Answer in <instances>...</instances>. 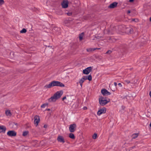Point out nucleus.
<instances>
[{"mask_svg": "<svg viewBox=\"0 0 151 151\" xmlns=\"http://www.w3.org/2000/svg\"><path fill=\"white\" fill-rule=\"evenodd\" d=\"M130 12H131V11H130V10H128L127 11V13L128 14H129L130 13Z\"/></svg>", "mask_w": 151, "mask_h": 151, "instance_id": "nucleus-36", "label": "nucleus"}, {"mask_svg": "<svg viewBox=\"0 0 151 151\" xmlns=\"http://www.w3.org/2000/svg\"><path fill=\"white\" fill-rule=\"evenodd\" d=\"M92 67L91 66L88 67L83 70V74L88 75L92 70Z\"/></svg>", "mask_w": 151, "mask_h": 151, "instance_id": "nucleus-6", "label": "nucleus"}, {"mask_svg": "<svg viewBox=\"0 0 151 151\" xmlns=\"http://www.w3.org/2000/svg\"><path fill=\"white\" fill-rule=\"evenodd\" d=\"M69 20H70L71 21L69 23V25L73 24L75 22V21H73V19L71 18H69Z\"/></svg>", "mask_w": 151, "mask_h": 151, "instance_id": "nucleus-24", "label": "nucleus"}, {"mask_svg": "<svg viewBox=\"0 0 151 151\" xmlns=\"http://www.w3.org/2000/svg\"><path fill=\"white\" fill-rule=\"evenodd\" d=\"M139 133H134L133 134L132 136V139H135L138 136Z\"/></svg>", "mask_w": 151, "mask_h": 151, "instance_id": "nucleus-21", "label": "nucleus"}, {"mask_svg": "<svg viewBox=\"0 0 151 151\" xmlns=\"http://www.w3.org/2000/svg\"><path fill=\"white\" fill-rule=\"evenodd\" d=\"M83 109L84 110H86L87 109V107L86 106H84L83 108Z\"/></svg>", "mask_w": 151, "mask_h": 151, "instance_id": "nucleus-32", "label": "nucleus"}, {"mask_svg": "<svg viewBox=\"0 0 151 151\" xmlns=\"http://www.w3.org/2000/svg\"><path fill=\"white\" fill-rule=\"evenodd\" d=\"M76 1H77V2L78 3V4L80 5V1H79L77 0Z\"/></svg>", "mask_w": 151, "mask_h": 151, "instance_id": "nucleus-33", "label": "nucleus"}, {"mask_svg": "<svg viewBox=\"0 0 151 151\" xmlns=\"http://www.w3.org/2000/svg\"><path fill=\"white\" fill-rule=\"evenodd\" d=\"M75 126H76V124H71L69 127V130L71 132H74L75 131Z\"/></svg>", "mask_w": 151, "mask_h": 151, "instance_id": "nucleus-11", "label": "nucleus"}, {"mask_svg": "<svg viewBox=\"0 0 151 151\" xmlns=\"http://www.w3.org/2000/svg\"><path fill=\"white\" fill-rule=\"evenodd\" d=\"M7 134L9 137H15L17 135V133L14 131L10 130L8 132Z\"/></svg>", "mask_w": 151, "mask_h": 151, "instance_id": "nucleus-7", "label": "nucleus"}, {"mask_svg": "<svg viewBox=\"0 0 151 151\" xmlns=\"http://www.w3.org/2000/svg\"><path fill=\"white\" fill-rule=\"evenodd\" d=\"M70 21V20H69V18L68 19L65 20L64 21V24H65L66 26H69V23L70 22H69Z\"/></svg>", "mask_w": 151, "mask_h": 151, "instance_id": "nucleus-19", "label": "nucleus"}, {"mask_svg": "<svg viewBox=\"0 0 151 151\" xmlns=\"http://www.w3.org/2000/svg\"><path fill=\"white\" fill-rule=\"evenodd\" d=\"M29 132L28 131H25L23 132L22 135L23 136H25L28 134Z\"/></svg>", "mask_w": 151, "mask_h": 151, "instance_id": "nucleus-23", "label": "nucleus"}, {"mask_svg": "<svg viewBox=\"0 0 151 151\" xmlns=\"http://www.w3.org/2000/svg\"><path fill=\"white\" fill-rule=\"evenodd\" d=\"M108 40L109 42L110 43L114 42L116 41V39L113 37H109Z\"/></svg>", "mask_w": 151, "mask_h": 151, "instance_id": "nucleus-16", "label": "nucleus"}, {"mask_svg": "<svg viewBox=\"0 0 151 151\" xmlns=\"http://www.w3.org/2000/svg\"><path fill=\"white\" fill-rule=\"evenodd\" d=\"M104 97L100 96L99 98V104L101 106H104L110 102V99H104Z\"/></svg>", "mask_w": 151, "mask_h": 151, "instance_id": "nucleus-4", "label": "nucleus"}, {"mask_svg": "<svg viewBox=\"0 0 151 151\" xmlns=\"http://www.w3.org/2000/svg\"><path fill=\"white\" fill-rule=\"evenodd\" d=\"M104 100H105V99H106V97H104Z\"/></svg>", "mask_w": 151, "mask_h": 151, "instance_id": "nucleus-47", "label": "nucleus"}, {"mask_svg": "<svg viewBox=\"0 0 151 151\" xmlns=\"http://www.w3.org/2000/svg\"><path fill=\"white\" fill-rule=\"evenodd\" d=\"M118 3L116 2H114L111 4L109 6H108V8L111 9L114 8L116 7Z\"/></svg>", "mask_w": 151, "mask_h": 151, "instance_id": "nucleus-12", "label": "nucleus"}, {"mask_svg": "<svg viewBox=\"0 0 151 151\" xmlns=\"http://www.w3.org/2000/svg\"><path fill=\"white\" fill-rule=\"evenodd\" d=\"M34 123L35 124L37 125L40 121V117L39 116L36 115L35 116Z\"/></svg>", "mask_w": 151, "mask_h": 151, "instance_id": "nucleus-13", "label": "nucleus"}, {"mask_svg": "<svg viewBox=\"0 0 151 151\" xmlns=\"http://www.w3.org/2000/svg\"><path fill=\"white\" fill-rule=\"evenodd\" d=\"M57 140L58 142H62L64 143L65 142V141L64 138H63L62 136H58L57 138Z\"/></svg>", "mask_w": 151, "mask_h": 151, "instance_id": "nucleus-14", "label": "nucleus"}, {"mask_svg": "<svg viewBox=\"0 0 151 151\" xmlns=\"http://www.w3.org/2000/svg\"><path fill=\"white\" fill-rule=\"evenodd\" d=\"M124 82L125 83H126L127 84H129L130 83V81L127 80H125Z\"/></svg>", "mask_w": 151, "mask_h": 151, "instance_id": "nucleus-30", "label": "nucleus"}, {"mask_svg": "<svg viewBox=\"0 0 151 151\" xmlns=\"http://www.w3.org/2000/svg\"><path fill=\"white\" fill-rule=\"evenodd\" d=\"M111 52V51L110 50H108L106 52V54H110Z\"/></svg>", "mask_w": 151, "mask_h": 151, "instance_id": "nucleus-29", "label": "nucleus"}, {"mask_svg": "<svg viewBox=\"0 0 151 151\" xmlns=\"http://www.w3.org/2000/svg\"><path fill=\"white\" fill-rule=\"evenodd\" d=\"M92 76L91 74L88 76H83L80 80L79 82L81 87H82L83 83L85 81L88 80L89 81H91L92 80Z\"/></svg>", "mask_w": 151, "mask_h": 151, "instance_id": "nucleus-3", "label": "nucleus"}, {"mask_svg": "<svg viewBox=\"0 0 151 151\" xmlns=\"http://www.w3.org/2000/svg\"><path fill=\"white\" fill-rule=\"evenodd\" d=\"M150 21L151 22V17L150 18Z\"/></svg>", "mask_w": 151, "mask_h": 151, "instance_id": "nucleus-49", "label": "nucleus"}, {"mask_svg": "<svg viewBox=\"0 0 151 151\" xmlns=\"http://www.w3.org/2000/svg\"><path fill=\"white\" fill-rule=\"evenodd\" d=\"M150 127H151V122H150Z\"/></svg>", "mask_w": 151, "mask_h": 151, "instance_id": "nucleus-46", "label": "nucleus"}, {"mask_svg": "<svg viewBox=\"0 0 151 151\" xmlns=\"http://www.w3.org/2000/svg\"><path fill=\"white\" fill-rule=\"evenodd\" d=\"M69 2L67 0H63L61 3V5L63 8L66 9L68 6Z\"/></svg>", "mask_w": 151, "mask_h": 151, "instance_id": "nucleus-5", "label": "nucleus"}, {"mask_svg": "<svg viewBox=\"0 0 151 151\" xmlns=\"http://www.w3.org/2000/svg\"><path fill=\"white\" fill-rule=\"evenodd\" d=\"M106 109L105 107H103L102 109H100L98 111L97 114L98 116H100L102 114H104L106 112Z\"/></svg>", "mask_w": 151, "mask_h": 151, "instance_id": "nucleus-9", "label": "nucleus"}, {"mask_svg": "<svg viewBox=\"0 0 151 151\" xmlns=\"http://www.w3.org/2000/svg\"><path fill=\"white\" fill-rule=\"evenodd\" d=\"M135 147V146H134V147H131V148H132V149H133L134 147Z\"/></svg>", "mask_w": 151, "mask_h": 151, "instance_id": "nucleus-44", "label": "nucleus"}, {"mask_svg": "<svg viewBox=\"0 0 151 151\" xmlns=\"http://www.w3.org/2000/svg\"><path fill=\"white\" fill-rule=\"evenodd\" d=\"M136 20H137V19H132V21L136 22Z\"/></svg>", "mask_w": 151, "mask_h": 151, "instance_id": "nucleus-34", "label": "nucleus"}, {"mask_svg": "<svg viewBox=\"0 0 151 151\" xmlns=\"http://www.w3.org/2000/svg\"><path fill=\"white\" fill-rule=\"evenodd\" d=\"M84 34V32H83L79 35L78 37L80 41H81L83 40Z\"/></svg>", "mask_w": 151, "mask_h": 151, "instance_id": "nucleus-17", "label": "nucleus"}, {"mask_svg": "<svg viewBox=\"0 0 151 151\" xmlns=\"http://www.w3.org/2000/svg\"><path fill=\"white\" fill-rule=\"evenodd\" d=\"M6 130V127L4 126H0V133H4Z\"/></svg>", "mask_w": 151, "mask_h": 151, "instance_id": "nucleus-15", "label": "nucleus"}, {"mask_svg": "<svg viewBox=\"0 0 151 151\" xmlns=\"http://www.w3.org/2000/svg\"><path fill=\"white\" fill-rule=\"evenodd\" d=\"M46 110L47 111H50V109H46Z\"/></svg>", "mask_w": 151, "mask_h": 151, "instance_id": "nucleus-40", "label": "nucleus"}, {"mask_svg": "<svg viewBox=\"0 0 151 151\" xmlns=\"http://www.w3.org/2000/svg\"><path fill=\"white\" fill-rule=\"evenodd\" d=\"M55 86H58L61 87H65V85L60 82L53 81H52L49 84L45 86L44 88H50L52 87Z\"/></svg>", "mask_w": 151, "mask_h": 151, "instance_id": "nucleus-1", "label": "nucleus"}, {"mask_svg": "<svg viewBox=\"0 0 151 151\" xmlns=\"http://www.w3.org/2000/svg\"><path fill=\"white\" fill-rule=\"evenodd\" d=\"M57 27H55V28H54V30H55V29H57Z\"/></svg>", "mask_w": 151, "mask_h": 151, "instance_id": "nucleus-50", "label": "nucleus"}, {"mask_svg": "<svg viewBox=\"0 0 151 151\" xmlns=\"http://www.w3.org/2000/svg\"><path fill=\"white\" fill-rule=\"evenodd\" d=\"M27 31V29L25 28L23 29L20 31V32L22 33H25Z\"/></svg>", "mask_w": 151, "mask_h": 151, "instance_id": "nucleus-25", "label": "nucleus"}, {"mask_svg": "<svg viewBox=\"0 0 151 151\" xmlns=\"http://www.w3.org/2000/svg\"><path fill=\"white\" fill-rule=\"evenodd\" d=\"M125 32L127 34H130L133 33V29L130 27H127L126 28Z\"/></svg>", "mask_w": 151, "mask_h": 151, "instance_id": "nucleus-8", "label": "nucleus"}, {"mask_svg": "<svg viewBox=\"0 0 151 151\" xmlns=\"http://www.w3.org/2000/svg\"><path fill=\"white\" fill-rule=\"evenodd\" d=\"M46 47H50V46H47V45H46ZM50 47H52V46H50Z\"/></svg>", "mask_w": 151, "mask_h": 151, "instance_id": "nucleus-45", "label": "nucleus"}, {"mask_svg": "<svg viewBox=\"0 0 151 151\" xmlns=\"http://www.w3.org/2000/svg\"><path fill=\"white\" fill-rule=\"evenodd\" d=\"M114 85L115 86H116L117 85V83L116 82H114Z\"/></svg>", "mask_w": 151, "mask_h": 151, "instance_id": "nucleus-41", "label": "nucleus"}, {"mask_svg": "<svg viewBox=\"0 0 151 151\" xmlns=\"http://www.w3.org/2000/svg\"><path fill=\"white\" fill-rule=\"evenodd\" d=\"M5 114L6 115L11 116L12 115V114L10 112V111L9 110H7L5 111Z\"/></svg>", "mask_w": 151, "mask_h": 151, "instance_id": "nucleus-18", "label": "nucleus"}, {"mask_svg": "<svg viewBox=\"0 0 151 151\" xmlns=\"http://www.w3.org/2000/svg\"><path fill=\"white\" fill-rule=\"evenodd\" d=\"M97 134L96 133H95L93 135L92 138L94 139H95L97 138Z\"/></svg>", "mask_w": 151, "mask_h": 151, "instance_id": "nucleus-26", "label": "nucleus"}, {"mask_svg": "<svg viewBox=\"0 0 151 151\" xmlns=\"http://www.w3.org/2000/svg\"><path fill=\"white\" fill-rule=\"evenodd\" d=\"M134 0H129V1L130 2H132L134 1Z\"/></svg>", "mask_w": 151, "mask_h": 151, "instance_id": "nucleus-37", "label": "nucleus"}, {"mask_svg": "<svg viewBox=\"0 0 151 151\" xmlns=\"http://www.w3.org/2000/svg\"><path fill=\"white\" fill-rule=\"evenodd\" d=\"M149 95H150V97L151 98V91H150V92Z\"/></svg>", "mask_w": 151, "mask_h": 151, "instance_id": "nucleus-43", "label": "nucleus"}, {"mask_svg": "<svg viewBox=\"0 0 151 151\" xmlns=\"http://www.w3.org/2000/svg\"><path fill=\"white\" fill-rule=\"evenodd\" d=\"M66 99V96H65L62 99V100L63 101L65 99Z\"/></svg>", "mask_w": 151, "mask_h": 151, "instance_id": "nucleus-35", "label": "nucleus"}, {"mask_svg": "<svg viewBox=\"0 0 151 151\" xmlns=\"http://www.w3.org/2000/svg\"><path fill=\"white\" fill-rule=\"evenodd\" d=\"M100 48H89V49H87L86 50L87 52H90L91 51H94L96 49H100Z\"/></svg>", "mask_w": 151, "mask_h": 151, "instance_id": "nucleus-20", "label": "nucleus"}, {"mask_svg": "<svg viewBox=\"0 0 151 151\" xmlns=\"http://www.w3.org/2000/svg\"><path fill=\"white\" fill-rule=\"evenodd\" d=\"M4 0H0V5L4 4Z\"/></svg>", "mask_w": 151, "mask_h": 151, "instance_id": "nucleus-28", "label": "nucleus"}, {"mask_svg": "<svg viewBox=\"0 0 151 151\" xmlns=\"http://www.w3.org/2000/svg\"><path fill=\"white\" fill-rule=\"evenodd\" d=\"M78 103H79V102L80 101H81V100L80 99H78Z\"/></svg>", "mask_w": 151, "mask_h": 151, "instance_id": "nucleus-42", "label": "nucleus"}, {"mask_svg": "<svg viewBox=\"0 0 151 151\" xmlns=\"http://www.w3.org/2000/svg\"><path fill=\"white\" fill-rule=\"evenodd\" d=\"M69 137L70 138L72 139H74L75 138L74 134L72 133H70L69 134Z\"/></svg>", "mask_w": 151, "mask_h": 151, "instance_id": "nucleus-22", "label": "nucleus"}, {"mask_svg": "<svg viewBox=\"0 0 151 151\" xmlns=\"http://www.w3.org/2000/svg\"><path fill=\"white\" fill-rule=\"evenodd\" d=\"M124 99H127V96H125V97H124Z\"/></svg>", "mask_w": 151, "mask_h": 151, "instance_id": "nucleus-48", "label": "nucleus"}, {"mask_svg": "<svg viewBox=\"0 0 151 151\" xmlns=\"http://www.w3.org/2000/svg\"><path fill=\"white\" fill-rule=\"evenodd\" d=\"M101 92L104 96L109 95L111 94V93L105 88L102 89L101 90Z\"/></svg>", "mask_w": 151, "mask_h": 151, "instance_id": "nucleus-10", "label": "nucleus"}, {"mask_svg": "<svg viewBox=\"0 0 151 151\" xmlns=\"http://www.w3.org/2000/svg\"><path fill=\"white\" fill-rule=\"evenodd\" d=\"M63 93L62 90L57 91L49 99V102L55 101L57 99L60 98Z\"/></svg>", "mask_w": 151, "mask_h": 151, "instance_id": "nucleus-2", "label": "nucleus"}, {"mask_svg": "<svg viewBox=\"0 0 151 151\" xmlns=\"http://www.w3.org/2000/svg\"><path fill=\"white\" fill-rule=\"evenodd\" d=\"M67 15L69 16H70L72 15V13L71 12H68L67 13Z\"/></svg>", "mask_w": 151, "mask_h": 151, "instance_id": "nucleus-31", "label": "nucleus"}, {"mask_svg": "<svg viewBox=\"0 0 151 151\" xmlns=\"http://www.w3.org/2000/svg\"><path fill=\"white\" fill-rule=\"evenodd\" d=\"M47 127V125H45L44 126V127L45 128H46Z\"/></svg>", "mask_w": 151, "mask_h": 151, "instance_id": "nucleus-38", "label": "nucleus"}, {"mask_svg": "<svg viewBox=\"0 0 151 151\" xmlns=\"http://www.w3.org/2000/svg\"><path fill=\"white\" fill-rule=\"evenodd\" d=\"M48 105V104L47 103H45L43 104H42L41 106V108H45L46 106H47Z\"/></svg>", "mask_w": 151, "mask_h": 151, "instance_id": "nucleus-27", "label": "nucleus"}, {"mask_svg": "<svg viewBox=\"0 0 151 151\" xmlns=\"http://www.w3.org/2000/svg\"><path fill=\"white\" fill-rule=\"evenodd\" d=\"M118 85H119L121 87L122 86V85L120 83H119L118 84Z\"/></svg>", "mask_w": 151, "mask_h": 151, "instance_id": "nucleus-39", "label": "nucleus"}, {"mask_svg": "<svg viewBox=\"0 0 151 151\" xmlns=\"http://www.w3.org/2000/svg\"><path fill=\"white\" fill-rule=\"evenodd\" d=\"M14 124H15V125H17V123H15Z\"/></svg>", "mask_w": 151, "mask_h": 151, "instance_id": "nucleus-51", "label": "nucleus"}]
</instances>
